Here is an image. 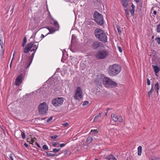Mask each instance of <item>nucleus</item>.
Masks as SVG:
<instances>
[{
	"mask_svg": "<svg viewBox=\"0 0 160 160\" xmlns=\"http://www.w3.org/2000/svg\"><path fill=\"white\" fill-rule=\"evenodd\" d=\"M152 91H153V88H152V86L151 89L148 92V94H149V95H151L152 94Z\"/></svg>",
	"mask_w": 160,
	"mask_h": 160,
	"instance_id": "2f4dec72",
	"label": "nucleus"
},
{
	"mask_svg": "<svg viewBox=\"0 0 160 160\" xmlns=\"http://www.w3.org/2000/svg\"><path fill=\"white\" fill-rule=\"evenodd\" d=\"M117 28L118 30V31L119 34H121L122 33V31H121V30L120 28H119V26H117Z\"/></svg>",
	"mask_w": 160,
	"mask_h": 160,
	"instance_id": "bb28decb",
	"label": "nucleus"
},
{
	"mask_svg": "<svg viewBox=\"0 0 160 160\" xmlns=\"http://www.w3.org/2000/svg\"><path fill=\"white\" fill-rule=\"evenodd\" d=\"M27 42V39L26 37H24L23 38V43L22 44V46L23 47H24L25 44Z\"/></svg>",
	"mask_w": 160,
	"mask_h": 160,
	"instance_id": "a878e982",
	"label": "nucleus"
},
{
	"mask_svg": "<svg viewBox=\"0 0 160 160\" xmlns=\"http://www.w3.org/2000/svg\"><path fill=\"white\" fill-rule=\"evenodd\" d=\"M0 44L1 46V48H2L3 43L2 40H0Z\"/></svg>",
	"mask_w": 160,
	"mask_h": 160,
	"instance_id": "473e14b6",
	"label": "nucleus"
},
{
	"mask_svg": "<svg viewBox=\"0 0 160 160\" xmlns=\"http://www.w3.org/2000/svg\"><path fill=\"white\" fill-rule=\"evenodd\" d=\"M121 3L123 7L126 8L128 6V0H121Z\"/></svg>",
	"mask_w": 160,
	"mask_h": 160,
	"instance_id": "dca6fc26",
	"label": "nucleus"
},
{
	"mask_svg": "<svg viewBox=\"0 0 160 160\" xmlns=\"http://www.w3.org/2000/svg\"><path fill=\"white\" fill-rule=\"evenodd\" d=\"M21 136L22 138L23 139H24L25 138V133L24 132H22Z\"/></svg>",
	"mask_w": 160,
	"mask_h": 160,
	"instance_id": "72a5a7b5",
	"label": "nucleus"
},
{
	"mask_svg": "<svg viewBox=\"0 0 160 160\" xmlns=\"http://www.w3.org/2000/svg\"><path fill=\"white\" fill-rule=\"evenodd\" d=\"M107 113H108V112H106L105 113V116H107Z\"/></svg>",
	"mask_w": 160,
	"mask_h": 160,
	"instance_id": "69168bd1",
	"label": "nucleus"
},
{
	"mask_svg": "<svg viewBox=\"0 0 160 160\" xmlns=\"http://www.w3.org/2000/svg\"><path fill=\"white\" fill-rule=\"evenodd\" d=\"M157 32H160V24H158L157 25Z\"/></svg>",
	"mask_w": 160,
	"mask_h": 160,
	"instance_id": "393cba45",
	"label": "nucleus"
},
{
	"mask_svg": "<svg viewBox=\"0 0 160 160\" xmlns=\"http://www.w3.org/2000/svg\"><path fill=\"white\" fill-rule=\"evenodd\" d=\"M126 160H132L129 158L127 157L126 159Z\"/></svg>",
	"mask_w": 160,
	"mask_h": 160,
	"instance_id": "3c124183",
	"label": "nucleus"
},
{
	"mask_svg": "<svg viewBox=\"0 0 160 160\" xmlns=\"http://www.w3.org/2000/svg\"><path fill=\"white\" fill-rule=\"evenodd\" d=\"M94 35L98 40L103 43L107 41V36L102 30L99 28L96 29L94 31Z\"/></svg>",
	"mask_w": 160,
	"mask_h": 160,
	"instance_id": "f03ea898",
	"label": "nucleus"
},
{
	"mask_svg": "<svg viewBox=\"0 0 160 160\" xmlns=\"http://www.w3.org/2000/svg\"><path fill=\"white\" fill-rule=\"evenodd\" d=\"M44 37H45V36L44 35H43V34H42L41 35V38H41V40H40L39 41H40L41 40H42Z\"/></svg>",
	"mask_w": 160,
	"mask_h": 160,
	"instance_id": "49530a36",
	"label": "nucleus"
},
{
	"mask_svg": "<svg viewBox=\"0 0 160 160\" xmlns=\"http://www.w3.org/2000/svg\"><path fill=\"white\" fill-rule=\"evenodd\" d=\"M134 1L137 2H139L140 0H134Z\"/></svg>",
	"mask_w": 160,
	"mask_h": 160,
	"instance_id": "5fc2aeb1",
	"label": "nucleus"
},
{
	"mask_svg": "<svg viewBox=\"0 0 160 160\" xmlns=\"http://www.w3.org/2000/svg\"><path fill=\"white\" fill-rule=\"evenodd\" d=\"M41 118H38V119L39 120H41Z\"/></svg>",
	"mask_w": 160,
	"mask_h": 160,
	"instance_id": "e2e57ef3",
	"label": "nucleus"
},
{
	"mask_svg": "<svg viewBox=\"0 0 160 160\" xmlns=\"http://www.w3.org/2000/svg\"><path fill=\"white\" fill-rule=\"evenodd\" d=\"M111 118L114 122L118 121L121 122L123 121L122 118L120 115H116L115 113H112L111 114Z\"/></svg>",
	"mask_w": 160,
	"mask_h": 160,
	"instance_id": "9d476101",
	"label": "nucleus"
},
{
	"mask_svg": "<svg viewBox=\"0 0 160 160\" xmlns=\"http://www.w3.org/2000/svg\"><path fill=\"white\" fill-rule=\"evenodd\" d=\"M12 61H11V63H10V68H11V64H12Z\"/></svg>",
	"mask_w": 160,
	"mask_h": 160,
	"instance_id": "0e129e2a",
	"label": "nucleus"
},
{
	"mask_svg": "<svg viewBox=\"0 0 160 160\" xmlns=\"http://www.w3.org/2000/svg\"><path fill=\"white\" fill-rule=\"evenodd\" d=\"M147 84L148 85H150V80L148 79H147Z\"/></svg>",
	"mask_w": 160,
	"mask_h": 160,
	"instance_id": "ea45409f",
	"label": "nucleus"
},
{
	"mask_svg": "<svg viewBox=\"0 0 160 160\" xmlns=\"http://www.w3.org/2000/svg\"><path fill=\"white\" fill-rule=\"evenodd\" d=\"M53 24L55 26V29H59V25L57 22L56 21H54L53 22Z\"/></svg>",
	"mask_w": 160,
	"mask_h": 160,
	"instance_id": "6ab92c4d",
	"label": "nucleus"
},
{
	"mask_svg": "<svg viewBox=\"0 0 160 160\" xmlns=\"http://www.w3.org/2000/svg\"><path fill=\"white\" fill-rule=\"evenodd\" d=\"M46 28H47L49 31V32L47 34L46 36H47L49 34H51L54 33L56 30H58V29H55L53 28L52 27H46Z\"/></svg>",
	"mask_w": 160,
	"mask_h": 160,
	"instance_id": "2eb2a0df",
	"label": "nucleus"
},
{
	"mask_svg": "<svg viewBox=\"0 0 160 160\" xmlns=\"http://www.w3.org/2000/svg\"><path fill=\"white\" fill-rule=\"evenodd\" d=\"M22 74H20L18 76L16 79L15 84L17 86H18L22 82Z\"/></svg>",
	"mask_w": 160,
	"mask_h": 160,
	"instance_id": "4468645a",
	"label": "nucleus"
},
{
	"mask_svg": "<svg viewBox=\"0 0 160 160\" xmlns=\"http://www.w3.org/2000/svg\"><path fill=\"white\" fill-rule=\"evenodd\" d=\"M38 44H35L34 41L28 44L23 49V52L25 53H28L29 51L33 52L30 57H28L27 60L24 63V66L26 69H28L32 62L34 54L38 47Z\"/></svg>",
	"mask_w": 160,
	"mask_h": 160,
	"instance_id": "f257e3e1",
	"label": "nucleus"
},
{
	"mask_svg": "<svg viewBox=\"0 0 160 160\" xmlns=\"http://www.w3.org/2000/svg\"><path fill=\"white\" fill-rule=\"evenodd\" d=\"M59 151H48L46 152L47 155L48 157H53L57 156L58 154L57 153Z\"/></svg>",
	"mask_w": 160,
	"mask_h": 160,
	"instance_id": "f8f14e48",
	"label": "nucleus"
},
{
	"mask_svg": "<svg viewBox=\"0 0 160 160\" xmlns=\"http://www.w3.org/2000/svg\"><path fill=\"white\" fill-rule=\"evenodd\" d=\"M65 144H64V143H62V144H60V145L61 147H63L65 146Z\"/></svg>",
	"mask_w": 160,
	"mask_h": 160,
	"instance_id": "a18cd8bd",
	"label": "nucleus"
},
{
	"mask_svg": "<svg viewBox=\"0 0 160 160\" xmlns=\"http://www.w3.org/2000/svg\"><path fill=\"white\" fill-rule=\"evenodd\" d=\"M150 159L151 160H159V159L156 157L155 156H152L150 157Z\"/></svg>",
	"mask_w": 160,
	"mask_h": 160,
	"instance_id": "5701e85b",
	"label": "nucleus"
},
{
	"mask_svg": "<svg viewBox=\"0 0 160 160\" xmlns=\"http://www.w3.org/2000/svg\"><path fill=\"white\" fill-rule=\"evenodd\" d=\"M92 140V138L91 137H88L87 138L86 142L87 143L89 144L91 142Z\"/></svg>",
	"mask_w": 160,
	"mask_h": 160,
	"instance_id": "412c9836",
	"label": "nucleus"
},
{
	"mask_svg": "<svg viewBox=\"0 0 160 160\" xmlns=\"http://www.w3.org/2000/svg\"><path fill=\"white\" fill-rule=\"evenodd\" d=\"M124 10L126 17L128 19L130 17L129 10L127 9H124Z\"/></svg>",
	"mask_w": 160,
	"mask_h": 160,
	"instance_id": "a211bd4d",
	"label": "nucleus"
},
{
	"mask_svg": "<svg viewBox=\"0 0 160 160\" xmlns=\"http://www.w3.org/2000/svg\"><path fill=\"white\" fill-rule=\"evenodd\" d=\"M108 52L105 49L98 51L96 55V58L98 59H104L108 55Z\"/></svg>",
	"mask_w": 160,
	"mask_h": 160,
	"instance_id": "20e7f679",
	"label": "nucleus"
},
{
	"mask_svg": "<svg viewBox=\"0 0 160 160\" xmlns=\"http://www.w3.org/2000/svg\"><path fill=\"white\" fill-rule=\"evenodd\" d=\"M48 107L46 102H43L40 103L38 107V111L40 114H45L48 110Z\"/></svg>",
	"mask_w": 160,
	"mask_h": 160,
	"instance_id": "423d86ee",
	"label": "nucleus"
},
{
	"mask_svg": "<svg viewBox=\"0 0 160 160\" xmlns=\"http://www.w3.org/2000/svg\"><path fill=\"white\" fill-rule=\"evenodd\" d=\"M63 125H64L65 127L67 126L68 125V122H65L62 124Z\"/></svg>",
	"mask_w": 160,
	"mask_h": 160,
	"instance_id": "c03bdc74",
	"label": "nucleus"
},
{
	"mask_svg": "<svg viewBox=\"0 0 160 160\" xmlns=\"http://www.w3.org/2000/svg\"><path fill=\"white\" fill-rule=\"evenodd\" d=\"M58 137V135H55L54 136H51V138L53 139H55L57 138Z\"/></svg>",
	"mask_w": 160,
	"mask_h": 160,
	"instance_id": "c9c22d12",
	"label": "nucleus"
},
{
	"mask_svg": "<svg viewBox=\"0 0 160 160\" xmlns=\"http://www.w3.org/2000/svg\"><path fill=\"white\" fill-rule=\"evenodd\" d=\"M93 17L95 20L99 25H102L103 24V18L101 14L97 12H95Z\"/></svg>",
	"mask_w": 160,
	"mask_h": 160,
	"instance_id": "39448f33",
	"label": "nucleus"
},
{
	"mask_svg": "<svg viewBox=\"0 0 160 160\" xmlns=\"http://www.w3.org/2000/svg\"><path fill=\"white\" fill-rule=\"evenodd\" d=\"M142 151H138V155L139 156H140L142 153Z\"/></svg>",
	"mask_w": 160,
	"mask_h": 160,
	"instance_id": "79ce46f5",
	"label": "nucleus"
},
{
	"mask_svg": "<svg viewBox=\"0 0 160 160\" xmlns=\"http://www.w3.org/2000/svg\"><path fill=\"white\" fill-rule=\"evenodd\" d=\"M89 103V102L88 101H85L83 102L82 104V106H84L86 105H88Z\"/></svg>",
	"mask_w": 160,
	"mask_h": 160,
	"instance_id": "7c9ffc66",
	"label": "nucleus"
},
{
	"mask_svg": "<svg viewBox=\"0 0 160 160\" xmlns=\"http://www.w3.org/2000/svg\"><path fill=\"white\" fill-rule=\"evenodd\" d=\"M102 43L99 41H94L92 42L91 47L93 49H96L98 48L101 47H103L102 46Z\"/></svg>",
	"mask_w": 160,
	"mask_h": 160,
	"instance_id": "9b49d317",
	"label": "nucleus"
},
{
	"mask_svg": "<svg viewBox=\"0 0 160 160\" xmlns=\"http://www.w3.org/2000/svg\"><path fill=\"white\" fill-rule=\"evenodd\" d=\"M121 69V67L119 65L114 64L112 65L109 66L108 70V72L110 76H115L120 73Z\"/></svg>",
	"mask_w": 160,
	"mask_h": 160,
	"instance_id": "7ed1b4c3",
	"label": "nucleus"
},
{
	"mask_svg": "<svg viewBox=\"0 0 160 160\" xmlns=\"http://www.w3.org/2000/svg\"><path fill=\"white\" fill-rule=\"evenodd\" d=\"M153 67L155 72V73H158L159 71V70H160L159 68L157 66H153Z\"/></svg>",
	"mask_w": 160,
	"mask_h": 160,
	"instance_id": "aec40b11",
	"label": "nucleus"
},
{
	"mask_svg": "<svg viewBox=\"0 0 160 160\" xmlns=\"http://www.w3.org/2000/svg\"><path fill=\"white\" fill-rule=\"evenodd\" d=\"M61 148H58V149H57V148H54L53 149V150H60V149Z\"/></svg>",
	"mask_w": 160,
	"mask_h": 160,
	"instance_id": "864d4df0",
	"label": "nucleus"
},
{
	"mask_svg": "<svg viewBox=\"0 0 160 160\" xmlns=\"http://www.w3.org/2000/svg\"><path fill=\"white\" fill-rule=\"evenodd\" d=\"M118 50H119V51L120 52H121L122 51L121 48L120 46H118Z\"/></svg>",
	"mask_w": 160,
	"mask_h": 160,
	"instance_id": "4c0bfd02",
	"label": "nucleus"
},
{
	"mask_svg": "<svg viewBox=\"0 0 160 160\" xmlns=\"http://www.w3.org/2000/svg\"><path fill=\"white\" fill-rule=\"evenodd\" d=\"M91 131L92 132H95L96 133H97L98 132V131L97 129L94 130H92Z\"/></svg>",
	"mask_w": 160,
	"mask_h": 160,
	"instance_id": "37998d69",
	"label": "nucleus"
},
{
	"mask_svg": "<svg viewBox=\"0 0 160 160\" xmlns=\"http://www.w3.org/2000/svg\"><path fill=\"white\" fill-rule=\"evenodd\" d=\"M82 92L81 88L80 87H78L76 91L74 96V98L76 99H79V98L81 99L83 96L82 95Z\"/></svg>",
	"mask_w": 160,
	"mask_h": 160,
	"instance_id": "1a4fd4ad",
	"label": "nucleus"
},
{
	"mask_svg": "<svg viewBox=\"0 0 160 160\" xmlns=\"http://www.w3.org/2000/svg\"><path fill=\"white\" fill-rule=\"evenodd\" d=\"M69 0L70 2L72 3H75L77 1V0Z\"/></svg>",
	"mask_w": 160,
	"mask_h": 160,
	"instance_id": "e433bc0d",
	"label": "nucleus"
},
{
	"mask_svg": "<svg viewBox=\"0 0 160 160\" xmlns=\"http://www.w3.org/2000/svg\"><path fill=\"white\" fill-rule=\"evenodd\" d=\"M64 99L62 97H58L53 99L52 101V103L55 107H59L62 104Z\"/></svg>",
	"mask_w": 160,
	"mask_h": 160,
	"instance_id": "0eeeda50",
	"label": "nucleus"
},
{
	"mask_svg": "<svg viewBox=\"0 0 160 160\" xmlns=\"http://www.w3.org/2000/svg\"><path fill=\"white\" fill-rule=\"evenodd\" d=\"M12 154H10L9 156V157L11 160H13V159L12 158Z\"/></svg>",
	"mask_w": 160,
	"mask_h": 160,
	"instance_id": "a19ab883",
	"label": "nucleus"
},
{
	"mask_svg": "<svg viewBox=\"0 0 160 160\" xmlns=\"http://www.w3.org/2000/svg\"><path fill=\"white\" fill-rule=\"evenodd\" d=\"M142 147L141 146H139L138 147V150H142Z\"/></svg>",
	"mask_w": 160,
	"mask_h": 160,
	"instance_id": "09e8293b",
	"label": "nucleus"
},
{
	"mask_svg": "<svg viewBox=\"0 0 160 160\" xmlns=\"http://www.w3.org/2000/svg\"><path fill=\"white\" fill-rule=\"evenodd\" d=\"M14 54H13V58H12V59H13V58H14Z\"/></svg>",
	"mask_w": 160,
	"mask_h": 160,
	"instance_id": "774afa93",
	"label": "nucleus"
},
{
	"mask_svg": "<svg viewBox=\"0 0 160 160\" xmlns=\"http://www.w3.org/2000/svg\"><path fill=\"white\" fill-rule=\"evenodd\" d=\"M102 113V112H100L98 115L96 116L94 118V120H96L99 118L101 117Z\"/></svg>",
	"mask_w": 160,
	"mask_h": 160,
	"instance_id": "4be33fe9",
	"label": "nucleus"
},
{
	"mask_svg": "<svg viewBox=\"0 0 160 160\" xmlns=\"http://www.w3.org/2000/svg\"><path fill=\"white\" fill-rule=\"evenodd\" d=\"M130 11L131 12V15L132 16H134V10L132 9H130Z\"/></svg>",
	"mask_w": 160,
	"mask_h": 160,
	"instance_id": "cd10ccee",
	"label": "nucleus"
},
{
	"mask_svg": "<svg viewBox=\"0 0 160 160\" xmlns=\"http://www.w3.org/2000/svg\"><path fill=\"white\" fill-rule=\"evenodd\" d=\"M42 148L44 150H48V147L46 145H44L42 146Z\"/></svg>",
	"mask_w": 160,
	"mask_h": 160,
	"instance_id": "c756f323",
	"label": "nucleus"
},
{
	"mask_svg": "<svg viewBox=\"0 0 160 160\" xmlns=\"http://www.w3.org/2000/svg\"><path fill=\"white\" fill-rule=\"evenodd\" d=\"M45 119V118H41V120H44V119Z\"/></svg>",
	"mask_w": 160,
	"mask_h": 160,
	"instance_id": "052dcab7",
	"label": "nucleus"
},
{
	"mask_svg": "<svg viewBox=\"0 0 160 160\" xmlns=\"http://www.w3.org/2000/svg\"><path fill=\"white\" fill-rule=\"evenodd\" d=\"M23 58H24V55H23L22 56V59H23Z\"/></svg>",
	"mask_w": 160,
	"mask_h": 160,
	"instance_id": "338daca9",
	"label": "nucleus"
},
{
	"mask_svg": "<svg viewBox=\"0 0 160 160\" xmlns=\"http://www.w3.org/2000/svg\"><path fill=\"white\" fill-rule=\"evenodd\" d=\"M155 40L157 41V42L158 44H160V38L158 37L155 38Z\"/></svg>",
	"mask_w": 160,
	"mask_h": 160,
	"instance_id": "c85d7f7f",
	"label": "nucleus"
},
{
	"mask_svg": "<svg viewBox=\"0 0 160 160\" xmlns=\"http://www.w3.org/2000/svg\"><path fill=\"white\" fill-rule=\"evenodd\" d=\"M131 6L132 8V9L134 10L135 8V6L133 4H132Z\"/></svg>",
	"mask_w": 160,
	"mask_h": 160,
	"instance_id": "de8ad7c7",
	"label": "nucleus"
},
{
	"mask_svg": "<svg viewBox=\"0 0 160 160\" xmlns=\"http://www.w3.org/2000/svg\"><path fill=\"white\" fill-rule=\"evenodd\" d=\"M155 89L156 91H157V92L158 93V90L159 89V86L158 82H157L155 84Z\"/></svg>",
	"mask_w": 160,
	"mask_h": 160,
	"instance_id": "b1692460",
	"label": "nucleus"
},
{
	"mask_svg": "<svg viewBox=\"0 0 160 160\" xmlns=\"http://www.w3.org/2000/svg\"><path fill=\"white\" fill-rule=\"evenodd\" d=\"M66 151L65 152H64V154H67V151H68H68Z\"/></svg>",
	"mask_w": 160,
	"mask_h": 160,
	"instance_id": "13d9d810",
	"label": "nucleus"
},
{
	"mask_svg": "<svg viewBox=\"0 0 160 160\" xmlns=\"http://www.w3.org/2000/svg\"><path fill=\"white\" fill-rule=\"evenodd\" d=\"M24 145L26 147H27L28 146V145L26 143H25L24 144Z\"/></svg>",
	"mask_w": 160,
	"mask_h": 160,
	"instance_id": "603ef678",
	"label": "nucleus"
},
{
	"mask_svg": "<svg viewBox=\"0 0 160 160\" xmlns=\"http://www.w3.org/2000/svg\"><path fill=\"white\" fill-rule=\"evenodd\" d=\"M104 83L103 84L106 87H109L111 86H116L117 85L115 82L112 81L109 78L105 77L104 78Z\"/></svg>",
	"mask_w": 160,
	"mask_h": 160,
	"instance_id": "6e6552de",
	"label": "nucleus"
},
{
	"mask_svg": "<svg viewBox=\"0 0 160 160\" xmlns=\"http://www.w3.org/2000/svg\"><path fill=\"white\" fill-rule=\"evenodd\" d=\"M37 145L38 147H40V145L39 144H38V143H37Z\"/></svg>",
	"mask_w": 160,
	"mask_h": 160,
	"instance_id": "4d7b16f0",
	"label": "nucleus"
},
{
	"mask_svg": "<svg viewBox=\"0 0 160 160\" xmlns=\"http://www.w3.org/2000/svg\"><path fill=\"white\" fill-rule=\"evenodd\" d=\"M105 158L108 160L111 159H113V160H117L115 158V157L112 154H111L109 155H107L106 156Z\"/></svg>",
	"mask_w": 160,
	"mask_h": 160,
	"instance_id": "f3484780",
	"label": "nucleus"
},
{
	"mask_svg": "<svg viewBox=\"0 0 160 160\" xmlns=\"http://www.w3.org/2000/svg\"><path fill=\"white\" fill-rule=\"evenodd\" d=\"M52 145L54 147H56L57 145H58V143H57L56 142H53L52 143Z\"/></svg>",
	"mask_w": 160,
	"mask_h": 160,
	"instance_id": "58836bf2",
	"label": "nucleus"
},
{
	"mask_svg": "<svg viewBox=\"0 0 160 160\" xmlns=\"http://www.w3.org/2000/svg\"><path fill=\"white\" fill-rule=\"evenodd\" d=\"M52 117H51L49 119H48L47 120V122H49L50 121H51L52 120Z\"/></svg>",
	"mask_w": 160,
	"mask_h": 160,
	"instance_id": "f704fd0d",
	"label": "nucleus"
},
{
	"mask_svg": "<svg viewBox=\"0 0 160 160\" xmlns=\"http://www.w3.org/2000/svg\"><path fill=\"white\" fill-rule=\"evenodd\" d=\"M97 77L96 80L95 81L96 84L99 86H101V84H103L104 83V78H101V77H99L98 76H97Z\"/></svg>",
	"mask_w": 160,
	"mask_h": 160,
	"instance_id": "ddd939ff",
	"label": "nucleus"
},
{
	"mask_svg": "<svg viewBox=\"0 0 160 160\" xmlns=\"http://www.w3.org/2000/svg\"><path fill=\"white\" fill-rule=\"evenodd\" d=\"M153 13L155 15H156L157 14V12L155 11V10H154L153 11Z\"/></svg>",
	"mask_w": 160,
	"mask_h": 160,
	"instance_id": "8fccbe9b",
	"label": "nucleus"
},
{
	"mask_svg": "<svg viewBox=\"0 0 160 160\" xmlns=\"http://www.w3.org/2000/svg\"><path fill=\"white\" fill-rule=\"evenodd\" d=\"M31 141L32 142H33L34 141V138H32L31 139Z\"/></svg>",
	"mask_w": 160,
	"mask_h": 160,
	"instance_id": "bf43d9fd",
	"label": "nucleus"
},
{
	"mask_svg": "<svg viewBox=\"0 0 160 160\" xmlns=\"http://www.w3.org/2000/svg\"><path fill=\"white\" fill-rule=\"evenodd\" d=\"M154 36H152V39H154Z\"/></svg>",
	"mask_w": 160,
	"mask_h": 160,
	"instance_id": "680f3d73",
	"label": "nucleus"
},
{
	"mask_svg": "<svg viewBox=\"0 0 160 160\" xmlns=\"http://www.w3.org/2000/svg\"><path fill=\"white\" fill-rule=\"evenodd\" d=\"M110 110V108H107L106 109V111L107 112H108V111Z\"/></svg>",
	"mask_w": 160,
	"mask_h": 160,
	"instance_id": "6e6d98bb",
	"label": "nucleus"
}]
</instances>
